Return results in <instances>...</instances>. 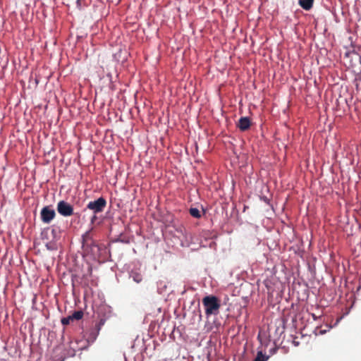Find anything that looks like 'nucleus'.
Segmentation results:
<instances>
[{
	"label": "nucleus",
	"instance_id": "39448f33",
	"mask_svg": "<svg viewBox=\"0 0 361 361\" xmlns=\"http://www.w3.org/2000/svg\"><path fill=\"white\" fill-rule=\"evenodd\" d=\"M40 216L43 223L49 224L55 218L56 212L50 207L46 206L42 209Z\"/></svg>",
	"mask_w": 361,
	"mask_h": 361
},
{
	"label": "nucleus",
	"instance_id": "f03ea898",
	"mask_svg": "<svg viewBox=\"0 0 361 361\" xmlns=\"http://www.w3.org/2000/svg\"><path fill=\"white\" fill-rule=\"evenodd\" d=\"M82 247L86 254L94 255L99 250L93 240L92 228L86 231L82 236Z\"/></svg>",
	"mask_w": 361,
	"mask_h": 361
},
{
	"label": "nucleus",
	"instance_id": "9d476101",
	"mask_svg": "<svg viewBox=\"0 0 361 361\" xmlns=\"http://www.w3.org/2000/svg\"><path fill=\"white\" fill-rule=\"evenodd\" d=\"M189 212L195 218L200 219L202 216L201 212L197 208H190Z\"/></svg>",
	"mask_w": 361,
	"mask_h": 361
},
{
	"label": "nucleus",
	"instance_id": "9b49d317",
	"mask_svg": "<svg viewBox=\"0 0 361 361\" xmlns=\"http://www.w3.org/2000/svg\"><path fill=\"white\" fill-rule=\"evenodd\" d=\"M268 359L269 356L263 354L262 351H259L254 361H267Z\"/></svg>",
	"mask_w": 361,
	"mask_h": 361
},
{
	"label": "nucleus",
	"instance_id": "0eeeda50",
	"mask_svg": "<svg viewBox=\"0 0 361 361\" xmlns=\"http://www.w3.org/2000/svg\"><path fill=\"white\" fill-rule=\"evenodd\" d=\"M106 319L104 318L100 319L98 324H96L95 329H93L90 333V339L94 341L97 337L102 326L105 324Z\"/></svg>",
	"mask_w": 361,
	"mask_h": 361
},
{
	"label": "nucleus",
	"instance_id": "f257e3e1",
	"mask_svg": "<svg viewBox=\"0 0 361 361\" xmlns=\"http://www.w3.org/2000/svg\"><path fill=\"white\" fill-rule=\"evenodd\" d=\"M202 305L207 317L211 315L219 314L221 307V300L216 296L209 295L204 297L202 298Z\"/></svg>",
	"mask_w": 361,
	"mask_h": 361
},
{
	"label": "nucleus",
	"instance_id": "6e6552de",
	"mask_svg": "<svg viewBox=\"0 0 361 361\" xmlns=\"http://www.w3.org/2000/svg\"><path fill=\"white\" fill-rule=\"evenodd\" d=\"M314 0H299L298 4L305 11H310L313 6Z\"/></svg>",
	"mask_w": 361,
	"mask_h": 361
},
{
	"label": "nucleus",
	"instance_id": "423d86ee",
	"mask_svg": "<svg viewBox=\"0 0 361 361\" xmlns=\"http://www.w3.org/2000/svg\"><path fill=\"white\" fill-rule=\"evenodd\" d=\"M250 120L248 117H241L238 121L237 126L241 131H245L250 128Z\"/></svg>",
	"mask_w": 361,
	"mask_h": 361
},
{
	"label": "nucleus",
	"instance_id": "20e7f679",
	"mask_svg": "<svg viewBox=\"0 0 361 361\" xmlns=\"http://www.w3.org/2000/svg\"><path fill=\"white\" fill-rule=\"evenodd\" d=\"M57 211L63 216H70L73 214V207L67 202L61 200L57 204Z\"/></svg>",
	"mask_w": 361,
	"mask_h": 361
},
{
	"label": "nucleus",
	"instance_id": "ddd939ff",
	"mask_svg": "<svg viewBox=\"0 0 361 361\" xmlns=\"http://www.w3.org/2000/svg\"><path fill=\"white\" fill-rule=\"evenodd\" d=\"M71 322H73V320L70 315L67 317H63L61 319V324L63 325H68Z\"/></svg>",
	"mask_w": 361,
	"mask_h": 361
},
{
	"label": "nucleus",
	"instance_id": "2eb2a0df",
	"mask_svg": "<svg viewBox=\"0 0 361 361\" xmlns=\"http://www.w3.org/2000/svg\"><path fill=\"white\" fill-rule=\"evenodd\" d=\"M97 219V216L94 215L91 219V222L93 224L94 221Z\"/></svg>",
	"mask_w": 361,
	"mask_h": 361
},
{
	"label": "nucleus",
	"instance_id": "f8f14e48",
	"mask_svg": "<svg viewBox=\"0 0 361 361\" xmlns=\"http://www.w3.org/2000/svg\"><path fill=\"white\" fill-rule=\"evenodd\" d=\"M132 277L133 281H135L136 283H140L142 280V276L140 274L134 272L132 274Z\"/></svg>",
	"mask_w": 361,
	"mask_h": 361
},
{
	"label": "nucleus",
	"instance_id": "7ed1b4c3",
	"mask_svg": "<svg viewBox=\"0 0 361 361\" xmlns=\"http://www.w3.org/2000/svg\"><path fill=\"white\" fill-rule=\"evenodd\" d=\"M106 206V200L100 197L96 200L90 201L87 204V208L94 212V214L102 212Z\"/></svg>",
	"mask_w": 361,
	"mask_h": 361
},
{
	"label": "nucleus",
	"instance_id": "1a4fd4ad",
	"mask_svg": "<svg viewBox=\"0 0 361 361\" xmlns=\"http://www.w3.org/2000/svg\"><path fill=\"white\" fill-rule=\"evenodd\" d=\"M72 320H80L83 317V312L81 310L75 311L71 315H70Z\"/></svg>",
	"mask_w": 361,
	"mask_h": 361
},
{
	"label": "nucleus",
	"instance_id": "4468645a",
	"mask_svg": "<svg viewBox=\"0 0 361 361\" xmlns=\"http://www.w3.org/2000/svg\"><path fill=\"white\" fill-rule=\"evenodd\" d=\"M46 247L49 250H54L56 249V245L54 243H49L46 244Z\"/></svg>",
	"mask_w": 361,
	"mask_h": 361
}]
</instances>
